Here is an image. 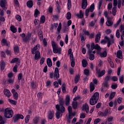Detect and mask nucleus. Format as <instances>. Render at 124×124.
<instances>
[{
	"instance_id": "61",
	"label": "nucleus",
	"mask_w": 124,
	"mask_h": 124,
	"mask_svg": "<svg viewBox=\"0 0 124 124\" xmlns=\"http://www.w3.org/2000/svg\"><path fill=\"white\" fill-rule=\"evenodd\" d=\"M8 100L9 102H10V103H11L12 104H14V105H16V101L12 100L11 99H9Z\"/></svg>"
},
{
	"instance_id": "63",
	"label": "nucleus",
	"mask_w": 124,
	"mask_h": 124,
	"mask_svg": "<svg viewBox=\"0 0 124 124\" xmlns=\"http://www.w3.org/2000/svg\"><path fill=\"white\" fill-rule=\"evenodd\" d=\"M80 37H81V42H84L85 41V36H84V35L81 34V35H80Z\"/></svg>"
},
{
	"instance_id": "44",
	"label": "nucleus",
	"mask_w": 124,
	"mask_h": 124,
	"mask_svg": "<svg viewBox=\"0 0 124 124\" xmlns=\"http://www.w3.org/2000/svg\"><path fill=\"white\" fill-rule=\"evenodd\" d=\"M59 103H60L59 106L60 107V109H61L62 106H63V105L64 104V101L62 99H61L59 101Z\"/></svg>"
},
{
	"instance_id": "21",
	"label": "nucleus",
	"mask_w": 124,
	"mask_h": 124,
	"mask_svg": "<svg viewBox=\"0 0 124 124\" xmlns=\"http://www.w3.org/2000/svg\"><path fill=\"white\" fill-rule=\"evenodd\" d=\"M88 6V2L87 0H82V9H86Z\"/></svg>"
},
{
	"instance_id": "40",
	"label": "nucleus",
	"mask_w": 124,
	"mask_h": 124,
	"mask_svg": "<svg viewBox=\"0 0 124 124\" xmlns=\"http://www.w3.org/2000/svg\"><path fill=\"white\" fill-rule=\"evenodd\" d=\"M19 62V58H15L12 60L11 63H15L16 62Z\"/></svg>"
},
{
	"instance_id": "58",
	"label": "nucleus",
	"mask_w": 124,
	"mask_h": 124,
	"mask_svg": "<svg viewBox=\"0 0 124 124\" xmlns=\"http://www.w3.org/2000/svg\"><path fill=\"white\" fill-rule=\"evenodd\" d=\"M83 32H84V34H85L86 35L89 36L90 35V32H89L88 31L83 29L82 30Z\"/></svg>"
},
{
	"instance_id": "2",
	"label": "nucleus",
	"mask_w": 124,
	"mask_h": 124,
	"mask_svg": "<svg viewBox=\"0 0 124 124\" xmlns=\"http://www.w3.org/2000/svg\"><path fill=\"white\" fill-rule=\"evenodd\" d=\"M55 107L57 110L56 113V118L59 119L61 116V113H64L65 112V108L63 106H61V107L59 105H56Z\"/></svg>"
},
{
	"instance_id": "55",
	"label": "nucleus",
	"mask_w": 124,
	"mask_h": 124,
	"mask_svg": "<svg viewBox=\"0 0 124 124\" xmlns=\"http://www.w3.org/2000/svg\"><path fill=\"white\" fill-rule=\"evenodd\" d=\"M111 79V77L110 76H107L105 78V81L106 82H109V80Z\"/></svg>"
},
{
	"instance_id": "60",
	"label": "nucleus",
	"mask_w": 124,
	"mask_h": 124,
	"mask_svg": "<svg viewBox=\"0 0 124 124\" xmlns=\"http://www.w3.org/2000/svg\"><path fill=\"white\" fill-rule=\"evenodd\" d=\"M16 20H17L19 22H21L22 21V18H21V16H20L19 15H16Z\"/></svg>"
},
{
	"instance_id": "54",
	"label": "nucleus",
	"mask_w": 124,
	"mask_h": 124,
	"mask_svg": "<svg viewBox=\"0 0 124 124\" xmlns=\"http://www.w3.org/2000/svg\"><path fill=\"white\" fill-rule=\"evenodd\" d=\"M117 7H113L112 9V15L116 16V14L117 13V10H116Z\"/></svg>"
},
{
	"instance_id": "36",
	"label": "nucleus",
	"mask_w": 124,
	"mask_h": 124,
	"mask_svg": "<svg viewBox=\"0 0 124 124\" xmlns=\"http://www.w3.org/2000/svg\"><path fill=\"white\" fill-rule=\"evenodd\" d=\"M14 50L15 53L16 54H18L20 52V49H19V46H15L14 47Z\"/></svg>"
},
{
	"instance_id": "50",
	"label": "nucleus",
	"mask_w": 124,
	"mask_h": 124,
	"mask_svg": "<svg viewBox=\"0 0 124 124\" xmlns=\"http://www.w3.org/2000/svg\"><path fill=\"white\" fill-rule=\"evenodd\" d=\"M111 89H112V90H116V89H117V88H118V84H112L111 86Z\"/></svg>"
},
{
	"instance_id": "4",
	"label": "nucleus",
	"mask_w": 124,
	"mask_h": 124,
	"mask_svg": "<svg viewBox=\"0 0 124 124\" xmlns=\"http://www.w3.org/2000/svg\"><path fill=\"white\" fill-rule=\"evenodd\" d=\"M104 16H105V18H107V22L106 25L108 27H111V26H113V24L114 23L112 21V18L109 16L108 15V12L107 11H105L104 12Z\"/></svg>"
},
{
	"instance_id": "56",
	"label": "nucleus",
	"mask_w": 124,
	"mask_h": 124,
	"mask_svg": "<svg viewBox=\"0 0 124 124\" xmlns=\"http://www.w3.org/2000/svg\"><path fill=\"white\" fill-rule=\"evenodd\" d=\"M119 81L121 84H123L124 83V76H121L119 77Z\"/></svg>"
},
{
	"instance_id": "3",
	"label": "nucleus",
	"mask_w": 124,
	"mask_h": 124,
	"mask_svg": "<svg viewBox=\"0 0 124 124\" xmlns=\"http://www.w3.org/2000/svg\"><path fill=\"white\" fill-rule=\"evenodd\" d=\"M51 45L53 48V51L54 54H58H58H61L62 48L59 47V46H58V45L56 44L55 41H51Z\"/></svg>"
},
{
	"instance_id": "39",
	"label": "nucleus",
	"mask_w": 124,
	"mask_h": 124,
	"mask_svg": "<svg viewBox=\"0 0 124 124\" xmlns=\"http://www.w3.org/2000/svg\"><path fill=\"white\" fill-rule=\"evenodd\" d=\"M72 105L73 109H77V107H78V103L77 102H73Z\"/></svg>"
},
{
	"instance_id": "20",
	"label": "nucleus",
	"mask_w": 124,
	"mask_h": 124,
	"mask_svg": "<svg viewBox=\"0 0 124 124\" xmlns=\"http://www.w3.org/2000/svg\"><path fill=\"white\" fill-rule=\"evenodd\" d=\"M0 5L3 9H5V5H6V0H1L0 1Z\"/></svg>"
},
{
	"instance_id": "13",
	"label": "nucleus",
	"mask_w": 124,
	"mask_h": 124,
	"mask_svg": "<svg viewBox=\"0 0 124 124\" xmlns=\"http://www.w3.org/2000/svg\"><path fill=\"white\" fill-rule=\"evenodd\" d=\"M98 114L99 116H100V117H107V116H108V109H105L103 112L99 111Z\"/></svg>"
},
{
	"instance_id": "25",
	"label": "nucleus",
	"mask_w": 124,
	"mask_h": 124,
	"mask_svg": "<svg viewBox=\"0 0 124 124\" xmlns=\"http://www.w3.org/2000/svg\"><path fill=\"white\" fill-rule=\"evenodd\" d=\"M27 7L29 8H31L33 6V2L32 0H28L27 2Z\"/></svg>"
},
{
	"instance_id": "41",
	"label": "nucleus",
	"mask_w": 124,
	"mask_h": 124,
	"mask_svg": "<svg viewBox=\"0 0 124 124\" xmlns=\"http://www.w3.org/2000/svg\"><path fill=\"white\" fill-rule=\"evenodd\" d=\"M38 122H39V117H34L33 120V122L34 123V124H38Z\"/></svg>"
},
{
	"instance_id": "9",
	"label": "nucleus",
	"mask_w": 124,
	"mask_h": 124,
	"mask_svg": "<svg viewBox=\"0 0 124 124\" xmlns=\"http://www.w3.org/2000/svg\"><path fill=\"white\" fill-rule=\"evenodd\" d=\"M40 49V45L39 44H37L34 47L32 48L31 50V53L32 55L35 54V52H39V49Z\"/></svg>"
},
{
	"instance_id": "11",
	"label": "nucleus",
	"mask_w": 124,
	"mask_h": 124,
	"mask_svg": "<svg viewBox=\"0 0 124 124\" xmlns=\"http://www.w3.org/2000/svg\"><path fill=\"white\" fill-rule=\"evenodd\" d=\"M1 44L2 46H7V47L10 46V42H8L6 39H2L1 41Z\"/></svg>"
},
{
	"instance_id": "47",
	"label": "nucleus",
	"mask_w": 124,
	"mask_h": 124,
	"mask_svg": "<svg viewBox=\"0 0 124 124\" xmlns=\"http://www.w3.org/2000/svg\"><path fill=\"white\" fill-rule=\"evenodd\" d=\"M103 1V0H100L99 1L98 6V10H100V9L101 8V5H102Z\"/></svg>"
},
{
	"instance_id": "1",
	"label": "nucleus",
	"mask_w": 124,
	"mask_h": 124,
	"mask_svg": "<svg viewBox=\"0 0 124 124\" xmlns=\"http://www.w3.org/2000/svg\"><path fill=\"white\" fill-rule=\"evenodd\" d=\"M99 99V93L95 92L90 99V105H95Z\"/></svg>"
},
{
	"instance_id": "22",
	"label": "nucleus",
	"mask_w": 124,
	"mask_h": 124,
	"mask_svg": "<svg viewBox=\"0 0 124 124\" xmlns=\"http://www.w3.org/2000/svg\"><path fill=\"white\" fill-rule=\"evenodd\" d=\"M71 61V65L72 67H74L75 66V61H74V56L72 55H71V58H70Z\"/></svg>"
},
{
	"instance_id": "46",
	"label": "nucleus",
	"mask_w": 124,
	"mask_h": 124,
	"mask_svg": "<svg viewBox=\"0 0 124 124\" xmlns=\"http://www.w3.org/2000/svg\"><path fill=\"white\" fill-rule=\"evenodd\" d=\"M95 49L96 50H97V51H101V48L100 47V46L98 45V44H96V45L95 46Z\"/></svg>"
},
{
	"instance_id": "33",
	"label": "nucleus",
	"mask_w": 124,
	"mask_h": 124,
	"mask_svg": "<svg viewBox=\"0 0 124 124\" xmlns=\"http://www.w3.org/2000/svg\"><path fill=\"white\" fill-rule=\"evenodd\" d=\"M5 68V62L4 61H1L0 63V68L1 70H4Z\"/></svg>"
},
{
	"instance_id": "10",
	"label": "nucleus",
	"mask_w": 124,
	"mask_h": 124,
	"mask_svg": "<svg viewBox=\"0 0 124 124\" xmlns=\"http://www.w3.org/2000/svg\"><path fill=\"white\" fill-rule=\"evenodd\" d=\"M105 39L107 40L108 47H110V46L115 42V39L109 38L108 36H105Z\"/></svg>"
},
{
	"instance_id": "43",
	"label": "nucleus",
	"mask_w": 124,
	"mask_h": 124,
	"mask_svg": "<svg viewBox=\"0 0 124 124\" xmlns=\"http://www.w3.org/2000/svg\"><path fill=\"white\" fill-rule=\"evenodd\" d=\"M40 22L41 24H44V23H45V16H42L41 17Z\"/></svg>"
},
{
	"instance_id": "28",
	"label": "nucleus",
	"mask_w": 124,
	"mask_h": 124,
	"mask_svg": "<svg viewBox=\"0 0 124 124\" xmlns=\"http://www.w3.org/2000/svg\"><path fill=\"white\" fill-rule=\"evenodd\" d=\"M90 92L92 93V92H93L94 91V84L93 82H91L90 83Z\"/></svg>"
},
{
	"instance_id": "24",
	"label": "nucleus",
	"mask_w": 124,
	"mask_h": 124,
	"mask_svg": "<svg viewBox=\"0 0 124 124\" xmlns=\"http://www.w3.org/2000/svg\"><path fill=\"white\" fill-rule=\"evenodd\" d=\"M117 57L118 59H123V51H122V50H119L117 51Z\"/></svg>"
},
{
	"instance_id": "6",
	"label": "nucleus",
	"mask_w": 124,
	"mask_h": 124,
	"mask_svg": "<svg viewBox=\"0 0 124 124\" xmlns=\"http://www.w3.org/2000/svg\"><path fill=\"white\" fill-rule=\"evenodd\" d=\"M4 116L5 118L9 119L13 117V110L11 108H7L5 110Z\"/></svg>"
},
{
	"instance_id": "64",
	"label": "nucleus",
	"mask_w": 124,
	"mask_h": 124,
	"mask_svg": "<svg viewBox=\"0 0 124 124\" xmlns=\"http://www.w3.org/2000/svg\"><path fill=\"white\" fill-rule=\"evenodd\" d=\"M89 27H93L94 26V21H92L89 24Z\"/></svg>"
},
{
	"instance_id": "57",
	"label": "nucleus",
	"mask_w": 124,
	"mask_h": 124,
	"mask_svg": "<svg viewBox=\"0 0 124 124\" xmlns=\"http://www.w3.org/2000/svg\"><path fill=\"white\" fill-rule=\"evenodd\" d=\"M43 44L44 46H46L47 45V40H46V38H44L43 39Z\"/></svg>"
},
{
	"instance_id": "32",
	"label": "nucleus",
	"mask_w": 124,
	"mask_h": 124,
	"mask_svg": "<svg viewBox=\"0 0 124 124\" xmlns=\"http://www.w3.org/2000/svg\"><path fill=\"white\" fill-rule=\"evenodd\" d=\"M115 95H116V92H111L109 97V100H112L115 97Z\"/></svg>"
},
{
	"instance_id": "17",
	"label": "nucleus",
	"mask_w": 124,
	"mask_h": 124,
	"mask_svg": "<svg viewBox=\"0 0 124 124\" xmlns=\"http://www.w3.org/2000/svg\"><path fill=\"white\" fill-rule=\"evenodd\" d=\"M81 109L82 111H85L87 113H89V105L88 104H85V105H83Z\"/></svg>"
},
{
	"instance_id": "8",
	"label": "nucleus",
	"mask_w": 124,
	"mask_h": 124,
	"mask_svg": "<svg viewBox=\"0 0 124 124\" xmlns=\"http://www.w3.org/2000/svg\"><path fill=\"white\" fill-rule=\"evenodd\" d=\"M94 10V4H92L90 8H87L85 10V16L86 17H89V13H90V12H93V11Z\"/></svg>"
},
{
	"instance_id": "37",
	"label": "nucleus",
	"mask_w": 124,
	"mask_h": 124,
	"mask_svg": "<svg viewBox=\"0 0 124 124\" xmlns=\"http://www.w3.org/2000/svg\"><path fill=\"white\" fill-rule=\"evenodd\" d=\"M100 56L101 58H105L107 57V52L104 51L103 52L100 53Z\"/></svg>"
},
{
	"instance_id": "18",
	"label": "nucleus",
	"mask_w": 124,
	"mask_h": 124,
	"mask_svg": "<svg viewBox=\"0 0 124 124\" xmlns=\"http://www.w3.org/2000/svg\"><path fill=\"white\" fill-rule=\"evenodd\" d=\"M101 36V33L99 32L95 36V43H98L100 41V37Z\"/></svg>"
},
{
	"instance_id": "26",
	"label": "nucleus",
	"mask_w": 124,
	"mask_h": 124,
	"mask_svg": "<svg viewBox=\"0 0 124 124\" xmlns=\"http://www.w3.org/2000/svg\"><path fill=\"white\" fill-rule=\"evenodd\" d=\"M56 9L57 10L58 13H61V10H62V9L61 8V6H60L59 1H56Z\"/></svg>"
},
{
	"instance_id": "35",
	"label": "nucleus",
	"mask_w": 124,
	"mask_h": 124,
	"mask_svg": "<svg viewBox=\"0 0 124 124\" xmlns=\"http://www.w3.org/2000/svg\"><path fill=\"white\" fill-rule=\"evenodd\" d=\"M79 80H80V75H78L76 76L75 78V83L77 84L79 82Z\"/></svg>"
},
{
	"instance_id": "14",
	"label": "nucleus",
	"mask_w": 124,
	"mask_h": 124,
	"mask_svg": "<svg viewBox=\"0 0 124 124\" xmlns=\"http://www.w3.org/2000/svg\"><path fill=\"white\" fill-rule=\"evenodd\" d=\"M31 34L29 33L24 38H23L22 41L25 43L29 42L31 40Z\"/></svg>"
},
{
	"instance_id": "51",
	"label": "nucleus",
	"mask_w": 124,
	"mask_h": 124,
	"mask_svg": "<svg viewBox=\"0 0 124 124\" xmlns=\"http://www.w3.org/2000/svg\"><path fill=\"white\" fill-rule=\"evenodd\" d=\"M39 14H40V12H39L37 9H36L34 12V16L37 17V16L39 15Z\"/></svg>"
},
{
	"instance_id": "62",
	"label": "nucleus",
	"mask_w": 124,
	"mask_h": 124,
	"mask_svg": "<svg viewBox=\"0 0 124 124\" xmlns=\"http://www.w3.org/2000/svg\"><path fill=\"white\" fill-rule=\"evenodd\" d=\"M118 5V0H113V7H117Z\"/></svg>"
},
{
	"instance_id": "7",
	"label": "nucleus",
	"mask_w": 124,
	"mask_h": 124,
	"mask_svg": "<svg viewBox=\"0 0 124 124\" xmlns=\"http://www.w3.org/2000/svg\"><path fill=\"white\" fill-rule=\"evenodd\" d=\"M96 73L97 75V77L98 78H100V77H102V76L105 75V73H106V71H105V70H103L101 71L100 69L96 68Z\"/></svg>"
},
{
	"instance_id": "12",
	"label": "nucleus",
	"mask_w": 124,
	"mask_h": 124,
	"mask_svg": "<svg viewBox=\"0 0 124 124\" xmlns=\"http://www.w3.org/2000/svg\"><path fill=\"white\" fill-rule=\"evenodd\" d=\"M19 119H21V120H23L24 119V116L22 114H16L14 117V123H16V122H18L19 121Z\"/></svg>"
},
{
	"instance_id": "15",
	"label": "nucleus",
	"mask_w": 124,
	"mask_h": 124,
	"mask_svg": "<svg viewBox=\"0 0 124 124\" xmlns=\"http://www.w3.org/2000/svg\"><path fill=\"white\" fill-rule=\"evenodd\" d=\"M54 114H55V111H49L47 113V117L49 120H53L54 118Z\"/></svg>"
},
{
	"instance_id": "30",
	"label": "nucleus",
	"mask_w": 124,
	"mask_h": 124,
	"mask_svg": "<svg viewBox=\"0 0 124 124\" xmlns=\"http://www.w3.org/2000/svg\"><path fill=\"white\" fill-rule=\"evenodd\" d=\"M76 16L80 19H82V18L84 17V15L83 14V12L82 11V10H80L79 14H77L76 15Z\"/></svg>"
},
{
	"instance_id": "45",
	"label": "nucleus",
	"mask_w": 124,
	"mask_h": 124,
	"mask_svg": "<svg viewBox=\"0 0 124 124\" xmlns=\"http://www.w3.org/2000/svg\"><path fill=\"white\" fill-rule=\"evenodd\" d=\"M66 19L67 20H70L71 19V13L70 12L67 13Z\"/></svg>"
},
{
	"instance_id": "52",
	"label": "nucleus",
	"mask_w": 124,
	"mask_h": 124,
	"mask_svg": "<svg viewBox=\"0 0 124 124\" xmlns=\"http://www.w3.org/2000/svg\"><path fill=\"white\" fill-rule=\"evenodd\" d=\"M116 36L117 38H120L121 35L120 34V30H117L116 32Z\"/></svg>"
},
{
	"instance_id": "42",
	"label": "nucleus",
	"mask_w": 124,
	"mask_h": 124,
	"mask_svg": "<svg viewBox=\"0 0 124 124\" xmlns=\"http://www.w3.org/2000/svg\"><path fill=\"white\" fill-rule=\"evenodd\" d=\"M31 84L32 89H35V88H36V84L35 81H32L31 82Z\"/></svg>"
},
{
	"instance_id": "59",
	"label": "nucleus",
	"mask_w": 124,
	"mask_h": 124,
	"mask_svg": "<svg viewBox=\"0 0 124 124\" xmlns=\"http://www.w3.org/2000/svg\"><path fill=\"white\" fill-rule=\"evenodd\" d=\"M100 23L101 24V26H103L104 24V17H102L101 18L100 20Z\"/></svg>"
},
{
	"instance_id": "5",
	"label": "nucleus",
	"mask_w": 124,
	"mask_h": 124,
	"mask_svg": "<svg viewBox=\"0 0 124 124\" xmlns=\"http://www.w3.org/2000/svg\"><path fill=\"white\" fill-rule=\"evenodd\" d=\"M49 77L50 79H53L54 78V79L58 80L60 78V73L59 71V68L56 67L54 73H50L49 74Z\"/></svg>"
},
{
	"instance_id": "31",
	"label": "nucleus",
	"mask_w": 124,
	"mask_h": 124,
	"mask_svg": "<svg viewBox=\"0 0 124 124\" xmlns=\"http://www.w3.org/2000/svg\"><path fill=\"white\" fill-rule=\"evenodd\" d=\"M10 30L12 32L14 33H15L16 32H17V28H15L14 25H12L10 27Z\"/></svg>"
},
{
	"instance_id": "48",
	"label": "nucleus",
	"mask_w": 124,
	"mask_h": 124,
	"mask_svg": "<svg viewBox=\"0 0 124 124\" xmlns=\"http://www.w3.org/2000/svg\"><path fill=\"white\" fill-rule=\"evenodd\" d=\"M67 1L68 9L69 10L71 8V0H67Z\"/></svg>"
},
{
	"instance_id": "23",
	"label": "nucleus",
	"mask_w": 124,
	"mask_h": 124,
	"mask_svg": "<svg viewBox=\"0 0 124 124\" xmlns=\"http://www.w3.org/2000/svg\"><path fill=\"white\" fill-rule=\"evenodd\" d=\"M70 104V97L67 95L66 96L65 98V105L68 106Z\"/></svg>"
},
{
	"instance_id": "16",
	"label": "nucleus",
	"mask_w": 124,
	"mask_h": 124,
	"mask_svg": "<svg viewBox=\"0 0 124 124\" xmlns=\"http://www.w3.org/2000/svg\"><path fill=\"white\" fill-rule=\"evenodd\" d=\"M12 93L13 94L14 99L17 100V99H18V97H19V94H18V93L16 92V90H15V89H13L12 90Z\"/></svg>"
},
{
	"instance_id": "27",
	"label": "nucleus",
	"mask_w": 124,
	"mask_h": 124,
	"mask_svg": "<svg viewBox=\"0 0 124 124\" xmlns=\"http://www.w3.org/2000/svg\"><path fill=\"white\" fill-rule=\"evenodd\" d=\"M46 63L48 67H52V65H53V63H52V60H51V59L47 58L46 60Z\"/></svg>"
},
{
	"instance_id": "53",
	"label": "nucleus",
	"mask_w": 124,
	"mask_h": 124,
	"mask_svg": "<svg viewBox=\"0 0 124 124\" xmlns=\"http://www.w3.org/2000/svg\"><path fill=\"white\" fill-rule=\"evenodd\" d=\"M89 59L90 61H93L94 60V55L90 53L89 56Z\"/></svg>"
},
{
	"instance_id": "19",
	"label": "nucleus",
	"mask_w": 124,
	"mask_h": 124,
	"mask_svg": "<svg viewBox=\"0 0 124 124\" xmlns=\"http://www.w3.org/2000/svg\"><path fill=\"white\" fill-rule=\"evenodd\" d=\"M4 94L7 96V97H10L11 96V93L8 89H4L3 91Z\"/></svg>"
},
{
	"instance_id": "29",
	"label": "nucleus",
	"mask_w": 124,
	"mask_h": 124,
	"mask_svg": "<svg viewBox=\"0 0 124 124\" xmlns=\"http://www.w3.org/2000/svg\"><path fill=\"white\" fill-rule=\"evenodd\" d=\"M40 57V52L39 51L35 52V56H34L35 60H36V61H37V60L39 59Z\"/></svg>"
},
{
	"instance_id": "34",
	"label": "nucleus",
	"mask_w": 124,
	"mask_h": 124,
	"mask_svg": "<svg viewBox=\"0 0 124 124\" xmlns=\"http://www.w3.org/2000/svg\"><path fill=\"white\" fill-rule=\"evenodd\" d=\"M82 64L83 67H86L87 65H88V62L87 61V60L85 59L82 60Z\"/></svg>"
},
{
	"instance_id": "49",
	"label": "nucleus",
	"mask_w": 124,
	"mask_h": 124,
	"mask_svg": "<svg viewBox=\"0 0 124 124\" xmlns=\"http://www.w3.org/2000/svg\"><path fill=\"white\" fill-rule=\"evenodd\" d=\"M84 74L86 76H89V75H90V70L89 69H85L84 70Z\"/></svg>"
},
{
	"instance_id": "38",
	"label": "nucleus",
	"mask_w": 124,
	"mask_h": 124,
	"mask_svg": "<svg viewBox=\"0 0 124 124\" xmlns=\"http://www.w3.org/2000/svg\"><path fill=\"white\" fill-rule=\"evenodd\" d=\"M102 85L104 88H109V82L104 81L102 83Z\"/></svg>"
}]
</instances>
